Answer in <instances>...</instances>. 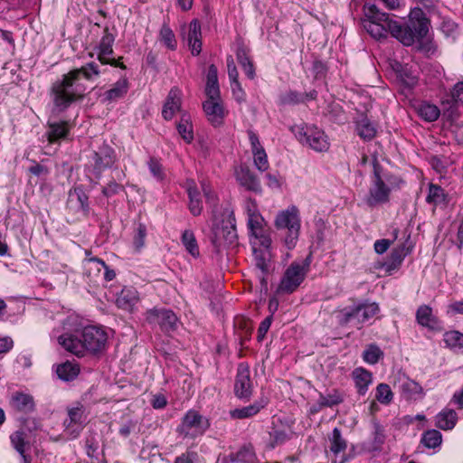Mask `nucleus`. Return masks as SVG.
Listing matches in <instances>:
<instances>
[{"label":"nucleus","instance_id":"15","mask_svg":"<svg viewBox=\"0 0 463 463\" xmlns=\"http://www.w3.org/2000/svg\"><path fill=\"white\" fill-rule=\"evenodd\" d=\"M234 391L239 398H248L251 394L250 369L244 364H241L238 366Z\"/></svg>","mask_w":463,"mask_h":463},{"label":"nucleus","instance_id":"63","mask_svg":"<svg viewBox=\"0 0 463 463\" xmlns=\"http://www.w3.org/2000/svg\"><path fill=\"white\" fill-rule=\"evenodd\" d=\"M442 31L448 35H453L457 30V25L451 21H444L441 25Z\"/></svg>","mask_w":463,"mask_h":463},{"label":"nucleus","instance_id":"24","mask_svg":"<svg viewBox=\"0 0 463 463\" xmlns=\"http://www.w3.org/2000/svg\"><path fill=\"white\" fill-rule=\"evenodd\" d=\"M69 419L65 420L66 430L76 437L82 430L83 411L80 408H72L68 411Z\"/></svg>","mask_w":463,"mask_h":463},{"label":"nucleus","instance_id":"49","mask_svg":"<svg viewBox=\"0 0 463 463\" xmlns=\"http://www.w3.org/2000/svg\"><path fill=\"white\" fill-rule=\"evenodd\" d=\"M253 156V163L256 168L260 171L264 172L269 169V164L268 160V156L266 154V151H260L255 154H252Z\"/></svg>","mask_w":463,"mask_h":463},{"label":"nucleus","instance_id":"50","mask_svg":"<svg viewBox=\"0 0 463 463\" xmlns=\"http://www.w3.org/2000/svg\"><path fill=\"white\" fill-rule=\"evenodd\" d=\"M146 234V227L142 224H139L133 239V245L137 250H140L144 247Z\"/></svg>","mask_w":463,"mask_h":463},{"label":"nucleus","instance_id":"22","mask_svg":"<svg viewBox=\"0 0 463 463\" xmlns=\"http://www.w3.org/2000/svg\"><path fill=\"white\" fill-rule=\"evenodd\" d=\"M357 392L364 395L373 383V374L363 367L355 368L352 373Z\"/></svg>","mask_w":463,"mask_h":463},{"label":"nucleus","instance_id":"59","mask_svg":"<svg viewBox=\"0 0 463 463\" xmlns=\"http://www.w3.org/2000/svg\"><path fill=\"white\" fill-rule=\"evenodd\" d=\"M14 346V341L9 336L0 335V354L9 352Z\"/></svg>","mask_w":463,"mask_h":463},{"label":"nucleus","instance_id":"16","mask_svg":"<svg viewBox=\"0 0 463 463\" xmlns=\"http://www.w3.org/2000/svg\"><path fill=\"white\" fill-rule=\"evenodd\" d=\"M235 178L238 184L248 191L261 192V184L258 177L246 166H240L235 170Z\"/></svg>","mask_w":463,"mask_h":463},{"label":"nucleus","instance_id":"17","mask_svg":"<svg viewBox=\"0 0 463 463\" xmlns=\"http://www.w3.org/2000/svg\"><path fill=\"white\" fill-rule=\"evenodd\" d=\"M116 305L118 308L132 312L139 302V294L132 287H125L116 297Z\"/></svg>","mask_w":463,"mask_h":463},{"label":"nucleus","instance_id":"8","mask_svg":"<svg viewBox=\"0 0 463 463\" xmlns=\"http://www.w3.org/2000/svg\"><path fill=\"white\" fill-rule=\"evenodd\" d=\"M308 267L309 262L307 260L301 262H292L285 270L277 288V293L286 295L296 291L304 281Z\"/></svg>","mask_w":463,"mask_h":463},{"label":"nucleus","instance_id":"23","mask_svg":"<svg viewBox=\"0 0 463 463\" xmlns=\"http://www.w3.org/2000/svg\"><path fill=\"white\" fill-rule=\"evenodd\" d=\"M418 323L431 330H440L441 326L439 321L433 316L432 309L426 305L420 306L416 313Z\"/></svg>","mask_w":463,"mask_h":463},{"label":"nucleus","instance_id":"44","mask_svg":"<svg viewBox=\"0 0 463 463\" xmlns=\"http://www.w3.org/2000/svg\"><path fill=\"white\" fill-rule=\"evenodd\" d=\"M442 435L439 430H430L426 431L421 438L422 444L429 449H435L440 446Z\"/></svg>","mask_w":463,"mask_h":463},{"label":"nucleus","instance_id":"48","mask_svg":"<svg viewBox=\"0 0 463 463\" xmlns=\"http://www.w3.org/2000/svg\"><path fill=\"white\" fill-rule=\"evenodd\" d=\"M398 233H399L398 230H394L392 240L381 239V240L375 241L374 244H373L374 251L377 254L385 253L388 250V249L390 248V246L393 243V241L397 239Z\"/></svg>","mask_w":463,"mask_h":463},{"label":"nucleus","instance_id":"35","mask_svg":"<svg viewBox=\"0 0 463 463\" xmlns=\"http://www.w3.org/2000/svg\"><path fill=\"white\" fill-rule=\"evenodd\" d=\"M182 244L185 250L194 258L200 256L199 246L194 232L190 230H185L182 234Z\"/></svg>","mask_w":463,"mask_h":463},{"label":"nucleus","instance_id":"10","mask_svg":"<svg viewBox=\"0 0 463 463\" xmlns=\"http://www.w3.org/2000/svg\"><path fill=\"white\" fill-rule=\"evenodd\" d=\"M207 418L194 410L188 411L178 427V432L185 438H196L203 435L209 428Z\"/></svg>","mask_w":463,"mask_h":463},{"label":"nucleus","instance_id":"41","mask_svg":"<svg viewBox=\"0 0 463 463\" xmlns=\"http://www.w3.org/2000/svg\"><path fill=\"white\" fill-rule=\"evenodd\" d=\"M443 341L447 347L453 350L463 349V334L458 331H449L444 334Z\"/></svg>","mask_w":463,"mask_h":463},{"label":"nucleus","instance_id":"12","mask_svg":"<svg viewBox=\"0 0 463 463\" xmlns=\"http://www.w3.org/2000/svg\"><path fill=\"white\" fill-rule=\"evenodd\" d=\"M114 41V35L109 31L108 28H105L99 43L95 45L93 52H90V56L93 57L96 55L97 59L102 64H110L112 66L124 69L125 66L122 63H118L117 60L111 57L113 54Z\"/></svg>","mask_w":463,"mask_h":463},{"label":"nucleus","instance_id":"47","mask_svg":"<svg viewBox=\"0 0 463 463\" xmlns=\"http://www.w3.org/2000/svg\"><path fill=\"white\" fill-rule=\"evenodd\" d=\"M393 394L390 386L386 383H380L376 387L375 399L382 404H389Z\"/></svg>","mask_w":463,"mask_h":463},{"label":"nucleus","instance_id":"60","mask_svg":"<svg viewBox=\"0 0 463 463\" xmlns=\"http://www.w3.org/2000/svg\"><path fill=\"white\" fill-rule=\"evenodd\" d=\"M271 325V317H266L260 325L258 329V338L263 339L267 332L269 331Z\"/></svg>","mask_w":463,"mask_h":463},{"label":"nucleus","instance_id":"3","mask_svg":"<svg viewBox=\"0 0 463 463\" xmlns=\"http://www.w3.org/2000/svg\"><path fill=\"white\" fill-rule=\"evenodd\" d=\"M99 74L98 65L95 62H90L80 69L71 71L63 76L62 80L54 82L52 87V111L61 113L83 97L85 88L79 81L80 76L91 80L93 76Z\"/></svg>","mask_w":463,"mask_h":463},{"label":"nucleus","instance_id":"2","mask_svg":"<svg viewBox=\"0 0 463 463\" xmlns=\"http://www.w3.org/2000/svg\"><path fill=\"white\" fill-rule=\"evenodd\" d=\"M60 345L77 356L84 355L86 351L97 353L104 349L107 334L104 330L95 327H83L81 319L77 315L69 316L61 328L52 333Z\"/></svg>","mask_w":463,"mask_h":463},{"label":"nucleus","instance_id":"25","mask_svg":"<svg viewBox=\"0 0 463 463\" xmlns=\"http://www.w3.org/2000/svg\"><path fill=\"white\" fill-rule=\"evenodd\" d=\"M185 185L189 198V210L193 215H200L203 211V203L196 184L194 181L188 180Z\"/></svg>","mask_w":463,"mask_h":463},{"label":"nucleus","instance_id":"62","mask_svg":"<svg viewBox=\"0 0 463 463\" xmlns=\"http://www.w3.org/2000/svg\"><path fill=\"white\" fill-rule=\"evenodd\" d=\"M202 188L206 198V201L211 204H214L217 201V198L214 193L213 192L212 188L205 184H202Z\"/></svg>","mask_w":463,"mask_h":463},{"label":"nucleus","instance_id":"38","mask_svg":"<svg viewBox=\"0 0 463 463\" xmlns=\"http://www.w3.org/2000/svg\"><path fill=\"white\" fill-rule=\"evenodd\" d=\"M329 442L330 451L335 455H338L346 449L347 443L337 428L333 430L332 434L329 437Z\"/></svg>","mask_w":463,"mask_h":463},{"label":"nucleus","instance_id":"5","mask_svg":"<svg viewBox=\"0 0 463 463\" xmlns=\"http://www.w3.org/2000/svg\"><path fill=\"white\" fill-rule=\"evenodd\" d=\"M373 175L371 178L369 192L365 197V203L370 207H374L389 202L391 192L400 188L402 180L383 174L376 159L373 162Z\"/></svg>","mask_w":463,"mask_h":463},{"label":"nucleus","instance_id":"64","mask_svg":"<svg viewBox=\"0 0 463 463\" xmlns=\"http://www.w3.org/2000/svg\"><path fill=\"white\" fill-rule=\"evenodd\" d=\"M166 399L164 395L158 394L154 396L152 400V406L155 409H163L166 406Z\"/></svg>","mask_w":463,"mask_h":463},{"label":"nucleus","instance_id":"19","mask_svg":"<svg viewBox=\"0 0 463 463\" xmlns=\"http://www.w3.org/2000/svg\"><path fill=\"white\" fill-rule=\"evenodd\" d=\"M186 41L192 54L198 55L202 51L201 25L197 20H193L189 24Z\"/></svg>","mask_w":463,"mask_h":463},{"label":"nucleus","instance_id":"6","mask_svg":"<svg viewBox=\"0 0 463 463\" xmlns=\"http://www.w3.org/2000/svg\"><path fill=\"white\" fill-rule=\"evenodd\" d=\"M274 225L278 230H286L283 239L285 246L289 250L295 248L301 228L298 208L291 204L286 209L279 211L275 217Z\"/></svg>","mask_w":463,"mask_h":463},{"label":"nucleus","instance_id":"29","mask_svg":"<svg viewBox=\"0 0 463 463\" xmlns=\"http://www.w3.org/2000/svg\"><path fill=\"white\" fill-rule=\"evenodd\" d=\"M69 133V126L65 121L48 122L47 138L50 143H55L63 139Z\"/></svg>","mask_w":463,"mask_h":463},{"label":"nucleus","instance_id":"61","mask_svg":"<svg viewBox=\"0 0 463 463\" xmlns=\"http://www.w3.org/2000/svg\"><path fill=\"white\" fill-rule=\"evenodd\" d=\"M451 96L456 102L463 104V82H458L454 86Z\"/></svg>","mask_w":463,"mask_h":463},{"label":"nucleus","instance_id":"27","mask_svg":"<svg viewBox=\"0 0 463 463\" xmlns=\"http://www.w3.org/2000/svg\"><path fill=\"white\" fill-rule=\"evenodd\" d=\"M402 394L408 400H418L423 397L422 387L411 379H404L399 385Z\"/></svg>","mask_w":463,"mask_h":463},{"label":"nucleus","instance_id":"11","mask_svg":"<svg viewBox=\"0 0 463 463\" xmlns=\"http://www.w3.org/2000/svg\"><path fill=\"white\" fill-rule=\"evenodd\" d=\"M211 241L218 253H222L229 247L234 246L237 243L235 227L231 223L215 225L212 231Z\"/></svg>","mask_w":463,"mask_h":463},{"label":"nucleus","instance_id":"42","mask_svg":"<svg viewBox=\"0 0 463 463\" xmlns=\"http://www.w3.org/2000/svg\"><path fill=\"white\" fill-rule=\"evenodd\" d=\"M10 441L13 448L19 453L23 454L27 449H29V441L26 439V435L22 430L14 431L10 435Z\"/></svg>","mask_w":463,"mask_h":463},{"label":"nucleus","instance_id":"30","mask_svg":"<svg viewBox=\"0 0 463 463\" xmlns=\"http://www.w3.org/2000/svg\"><path fill=\"white\" fill-rule=\"evenodd\" d=\"M55 373L59 379L69 382L75 379L79 373L80 367L78 364L72 362H65L56 365Z\"/></svg>","mask_w":463,"mask_h":463},{"label":"nucleus","instance_id":"36","mask_svg":"<svg viewBox=\"0 0 463 463\" xmlns=\"http://www.w3.org/2000/svg\"><path fill=\"white\" fill-rule=\"evenodd\" d=\"M404 247L395 248L392 250L388 260L384 263L385 270L391 273L397 269L406 256Z\"/></svg>","mask_w":463,"mask_h":463},{"label":"nucleus","instance_id":"14","mask_svg":"<svg viewBox=\"0 0 463 463\" xmlns=\"http://www.w3.org/2000/svg\"><path fill=\"white\" fill-rule=\"evenodd\" d=\"M150 324L158 325L164 330L173 329L177 322L176 316L167 309H151L146 313Z\"/></svg>","mask_w":463,"mask_h":463},{"label":"nucleus","instance_id":"26","mask_svg":"<svg viewBox=\"0 0 463 463\" xmlns=\"http://www.w3.org/2000/svg\"><path fill=\"white\" fill-rule=\"evenodd\" d=\"M10 403L14 410L24 413L33 411L35 406L33 398L24 392H15L13 394Z\"/></svg>","mask_w":463,"mask_h":463},{"label":"nucleus","instance_id":"18","mask_svg":"<svg viewBox=\"0 0 463 463\" xmlns=\"http://www.w3.org/2000/svg\"><path fill=\"white\" fill-rule=\"evenodd\" d=\"M182 92L177 88L169 91L162 109V116L165 120H171L181 109Z\"/></svg>","mask_w":463,"mask_h":463},{"label":"nucleus","instance_id":"51","mask_svg":"<svg viewBox=\"0 0 463 463\" xmlns=\"http://www.w3.org/2000/svg\"><path fill=\"white\" fill-rule=\"evenodd\" d=\"M70 197L73 199V197H76L80 208L83 212H87L88 210V196L84 194L82 189L77 187L74 188L72 192L70 194Z\"/></svg>","mask_w":463,"mask_h":463},{"label":"nucleus","instance_id":"57","mask_svg":"<svg viewBox=\"0 0 463 463\" xmlns=\"http://www.w3.org/2000/svg\"><path fill=\"white\" fill-rule=\"evenodd\" d=\"M267 185L273 190H279L281 187V181L278 175L267 174L266 175Z\"/></svg>","mask_w":463,"mask_h":463},{"label":"nucleus","instance_id":"9","mask_svg":"<svg viewBox=\"0 0 463 463\" xmlns=\"http://www.w3.org/2000/svg\"><path fill=\"white\" fill-rule=\"evenodd\" d=\"M379 312L376 303H363L353 307H346L336 312V317L341 324L354 323L361 325L373 318Z\"/></svg>","mask_w":463,"mask_h":463},{"label":"nucleus","instance_id":"46","mask_svg":"<svg viewBox=\"0 0 463 463\" xmlns=\"http://www.w3.org/2000/svg\"><path fill=\"white\" fill-rule=\"evenodd\" d=\"M159 41L170 50H175L176 48V40L175 33L165 24H164L160 29Z\"/></svg>","mask_w":463,"mask_h":463},{"label":"nucleus","instance_id":"1","mask_svg":"<svg viewBox=\"0 0 463 463\" xmlns=\"http://www.w3.org/2000/svg\"><path fill=\"white\" fill-rule=\"evenodd\" d=\"M364 28L375 39L385 38L390 33L394 38L406 46H411L415 40L427 35L429 21L420 8H413L409 14V24L402 25L381 12L375 5H364Z\"/></svg>","mask_w":463,"mask_h":463},{"label":"nucleus","instance_id":"13","mask_svg":"<svg viewBox=\"0 0 463 463\" xmlns=\"http://www.w3.org/2000/svg\"><path fill=\"white\" fill-rule=\"evenodd\" d=\"M203 109L209 123L215 128L222 126L228 115L221 98L206 99L203 103Z\"/></svg>","mask_w":463,"mask_h":463},{"label":"nucleus","instance_id":"37","mask_svg":"<svg viewBox=\"0 0 463 463\" xmlns=\"http://www.w3.org/2000/svg\"><path fill=\"white\" fill-rule=\"evenodd\" d=\"M177 130L186 143H191L194 140L193 125L188 114L182 115L181 119L177 124Z\"/></svg>","mask_w":463,"mask_h":463},{"label":"nucleus","instance_id":"45","mask_svg":"<svg viewBox=\"0 0 463 463\" xmlns=\"http://www.w3.org/2000/svg\"><path fill=\"white\" fill-rule=\"evenodd\" d=\"M446 195L440 186L433 184L429 185V194L426 197L427 203L438 205L444 203Z\"/></svg>","mask_w":463,"mask_h":463},{"label":"nucleus","instance_id":"40","mask_svg":"<svg viewBox=\"0 0 463 463\" xmlns=\"http://www.w3.org/2000/svg\"><path fill=\"white\" fill-rule=\"evenodd\" d=\"M383 357V352L378 345L374 344L367 345L364 351L363 352V359L368 364H375Z\"/></svg>","mask_w":463,"mask_h":463},{"label":"nucleus","instance_id":"4","mask_svg":"<svg viewBox=\"0 0 463 463\" xmlns=\"http://www.w3.org/2000/svg\"><path fill=\"white\" fill-rule=\"evenodd\" d=\"M248 225L255 265L261 271H267L272 259L270 232L265 227L264 219L259 213H252L248 217Z\"/></svg>","mask_w":463,"mask_h":463},{"label":"nucleus","instance_id":"20","mask_svg":"<svg viewBox=\"0 0 463 463\" xmlns=\"http://www.w3.org/2000/svg\"><path fill=\"white\" fill-rule=\"evenodd\" d=\"M269 402V400L267 397H260L257 401H255L252 404H250L248 406H245L243 408H239L233 410L231 414L233 418L236 419H246L252 417L256 414H258L260 410L265 408Z\"/></svg>","mask_w":463,"mask_h":463},{"label":"nucleus","instance_id":"56","mask_svg":"<svg viewBox=\"0 0 463 463\" xmlns=\"http://www.w3.org/2000/svg\"><path fill=\"white\" fill-rule=\"evenodd\" d=\"M247 460L248 458L235 457L234 452H231L230 454L220 455L217 463H243Z\"/></svg>","mask_w":463,"mask_h":463},{"label":"nucleus","instance_id":"21","mask_svg":"<svg viewBox=\"0 0 463 463\" xmlns=\"http://www.w3.org/2000/svg\"><path fill=\"white\" fill-rule=\"evenodd\" d=\"M95 166L99 171L110 167L116 161L115 151L112 147L105 145L94 154Z\"/></svg>","mask_w":463,"mask_h":463},{"label":"nucleus","instance_id":"54","mask_svg":"<svg viewBox=\"0 0 463 463\" xmlns=\"http://www.w3.org/2000/svg\"><path fill=\"white\" fill-rule=\"evenodd\" d=\"M247 134H248V137H249V141L250 144V149H251L252 154L265 150L256 133H254L252 130H248Z\"/></svg>","mask_w":463,"mask_h":463},{"label":"nucleus","instance_id":"58","mask_svg":"<svg viewBox=\"0 0 463 463\" xmlns=\"http://www.w3.org/2000/svg\"><path fill=\"white\" fill-rule=\"evenodd\" d=\"M227 70L230 81L238 80V71L233 58L232 56H229L227 58Z\"/></svg>","mask_w":463,"mask_h":463},{"label":"nucleus","instance_id":"32","mask_svg":"<svg viewBox=\"0 0 463 463\" xmlns=\"http://www.w3.org/2000/svg\"><path fill=\"white\" fill-rule=\"evenodd\" d=\"M128 90V81L127 79H120L104 94L106 100L111 102L123 98Z\"/></svg>","mask_w":463,"mask_h":463},{"label":"nucleus","instance_id":"7","mask_svg":"<svg viewBox=\"0 0 463 463\" xmlns=\"http://www.w3.org/2000/svg\"><path fill=\"white\" fill-rule=\"evenodd\" d=\"M292 132L300 144L316 152H326L330 147L328 136L315 125H296L292 128Z\"/></svg>","mask_w":463,"mask_h":463},{"label":"nucleus","instance_id":"31","mask_svg":"<svg viewBox=\"0 0 463 463\" xmlns=\"http://www.w3.org/2000/svg\"><path fill=\"white\" fill-rule=\"evenodd\" d=\"M457 420V413L451 409H444L436 416L437 427L444 430H452Z\"/></svg>","mask_w":463,"mask_h":463},{"label":"nucleus","instance_id":"52","mask_svg":"<svg viewBox=\"0 0 463 463\" xmlns=\"http://www.w3.org/2000/svg\"><path fill=\"white\" fill-rule=\"evenodd\" d=\"M148 167L150 173L156 180H163L165 176L164 171L161 164L157 160L151 158L148 162Z\"/></svg>","mask_w":463,"mask_h":463},{"label":"nucleus","instance_id":"55","mask_svg":"<svg viewBox=\"0 0 463 463\" xmlns=\"http://www.w3.org/2000/svg\"><path fill=\"white\" fill-rule=\"evenodd\" d=\"M231 88L232 91L233 98L239 102L241 103L245 100V92L242 90L239 80L231 81Z\"/></svg>","mask_w":463,"mask_h":463},{"label":"nucleus","instance_id":"33","mask_svg":"<svg viewBox=\"0 0 463 463\" xmlns=\"http://www.w3.org/2000/svg\"><path fill=\"white\" fill-rule=\"evenodd\" d=\"M85 267L89 269H95L98 273L104 269V278L107 281L112 280L116 273L113 269H109L106 263L98 258H90L85 260Z\"/></svg>","mask_w":463,"mask_h":463},{"label":"nucleus","instance_id":"34","mask_svg":"<svg viewBox=\"0 0 463 463\" xmlns=\"http://www.w3.org/2000/svg\"><path fill=\"white\" fill-rule=\"evenodd\" d=\"M417 112L422 119L428 122L437 120L440 114L439 109L436 105L429 102L420 103L417 107Z\"/></svg>","mask_w":463,"mask_h":463},{"label":"nucleus","instance_id":"53","mask_svg":"<svg viewBox=\"0 0 463 463\" xmlns=\"http://www.w3.org/2000/svg\"><path fill=\"white\" fill-rule=\"evenodd\" d=\"M175 463H203L197 455L196 452L194 451H186L182 455L178 456Z\"/></svg>","mask_w":463,"mask_h":463},{"label":"nucleus","instance_id":"39","mask_svg":"<svg viewBox=\"0 0 463 463\" xmlns=\"http://www.w3.org/2000/svg\"><path fill=\"white\" fill-rule=\"evenodd\" d=\"M356 128L358 135L364 140H371L376 135L375 126L366 118L358 121Z\"/></svg>","mask_w":463,"mask_h":463},{"label":"nucleus","instance_id":"43","mask_svg":"<svg viewBox=\"0 0 463 463\" xmlns=\"http://www.w3.org/2000/svg\"><path fill=\"white\" fill-rule=\"evenodd\" d=\"M292 435V430L290 426L287 425L284 427H277L273 428L272 432L270 433V437L272 439V446H276L285 442L289 439Z\"/></svg>","mask_w":463,"mask_h":463},{"label":"nucleus","instance_id":"28","mask_svg":"<svg viewBox=\"0 0 463 463\" xmlns=\"http://www.w3.org/2000/svg\"><path fill=\"white\" fill-rule=\"evenodd\" d=\"M205 94L207 99L221 98L220 88L218 83L217 68L212 64L207 72Z\"/></svg>","mask_w":463,"mask_h":463}]
</instances>
